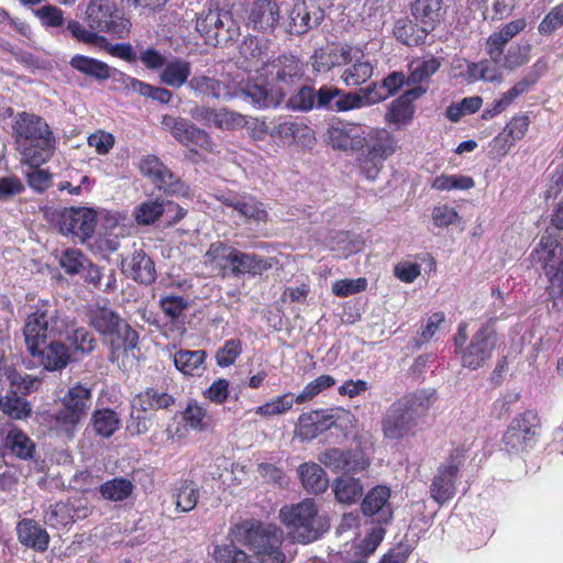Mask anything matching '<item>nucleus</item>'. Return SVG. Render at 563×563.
<instances>
[{"instance_id":"f257e3e1","label":"nucleus","mask_w":563,"mask_h":563,"mask_svg":"<svg viewBox=\"0 0 563 563\" xmlns=\"http://www.w3.org/2000/svg\"><path fill=\"white\" fill-rule=\"evenodd\" d=\"M11 129L22 162L38 167L49 159L55 148V137L43 118L19 112L12 120Z\"/></svg>"},{"instance_id":"f03ea898","label":"nucleus","mask_w":563,"mask_h":563,"mask_svg":"<svg viewBox=\"0 0 563 563\" xmlns=\"http://www.w3.org/2000/svg\"><path fill=\"white\" fill-rule=\"evenodd\" d=\"M230 536L251 552V563H285L283 530L273 523L244 520L230 529Z\"/></svg>"},{"instance_id":"7ed1b4c3","label":"nucleus","mask_w":563,"mask_h":563,"mask_svg":"<svg viewBox=\"0 0 563 563\" xmlns=\"http://www.w3.org/2000/svg\"><path fill=\"white\" fill-rule=\"evenodd\" d=\"M203 263L222 277L240 278L244 275H262L274 266L276 260L243 252L223 241H216L205 253Z\"/></svg>"},{"instance_id":"20e7f679","label":"nucleus","mask_w":563,"mask_h":563,"mask_svg":"<svg viewBox=\"0 0 563 563\" xmlns=\"http://www.w3.org/2000/svg\"><path fill=\"white\" fill-rule=\"evenodd\" d=\"M196 31L209 46H233L241 36V25L230 9V0H206L196 15Z\"/></svg>"},{"instance_id":"39448f33","label":"nucleus","mask_w":563,"mask_h":563,"mask_svg":"<svg viewBox=\"0 0 563 563\" xmlns=\"http://www.w3.org/2000/svg\"><path fill=\"white\" fill-rule=\"evenodd\" d=\"M89 318L91 327L110 346L111 362L119 360L121 354H128L136 349L139 333L111 307L97 306L91 310Z\"/></svg>"},{"instance_id":"423d86ee","label":"nucleus","mask_w":563,"mask_h":563,"mask_svg":"<svg viewBox=\"0 0 563 563\" xmlns=\"http://www.w3.org/2000/svg\"><path fill=\"white\" fill-rule=\"evenodd\" d=\"M467 324H459L453 342L462 367L476 371L484 367L497 346V333L490 323L483 324L466 342Z\"/></svg>"},{"instance_id":"0eeeda50","label":"nucleus","mask_w":563,"mask_h":563,"mask_svg":"<svg viewBox=\"0 0 563 563\" xmlns=\"http://www.w3.org/2000/svg\"><path fill=\"white\" fill-rule=\"evenodd\" d=\"M279 518L289 528L292 538L303 544L318 540L330 527L327 516L319 512L312 498L283 507Z\"/></svg>"},{"instance_id":"6e6552de","label":"nucleus","mask_w":563,"mask_h":563,"mask_svg":"<svg viewBox=\"0 0 563 563\" xmlns=\"http://www.w3.org/2000/svg\"><path fill=\"white\" fill-rule=\"evenodd\" d=\"M67 323L55 305L41 302L35 306L23 327V335L26 349L36 350L46 341L60 335L66 331Z\"/></svg>"},{"instance_id":"1a4fd4ad","label":"nucleus","mask_w":563,"mask_h":563,"mask_svg":"<svg viewBox=\"0 0 563 563\" xmlns=\"http://www.w3.org/2000/svg\"><path fill=\"white\" fill-rule=\"evenodd\" d=\"M548 277L549 296L555 301L563 298V238L543 234L534 250Z\"/></svg>"},{"instance_id":"9d476101","label":"nucleus","mask_w":563,"mask_h":563,"mask_svg":"<svg viewBox=\"0 0 563 563\" xmlns=\"http://www.w3.org/2000/svg\"><path fill=\"white\" fill-rule=\"evenodd\" d=\"M86 21L90 30L104 32L118 38H123L131 27L130 20L122 15L111 0H90L86 9Z\"/></svg>"},{"instance_id":"9b49d317","label":"nucleus","mask_w":563,"mask_h":563,"mask_svg":"<svg viewBox=\"0 0 563 563\" xmlns=\"http://www.w3.org/2000/svg\"><path fill=\"white\" fill-rule=\"evenodd\" d=\"M540 419L533 410H527L516 417L504 434L505 450L510 454H519L532 449L538 441Z\"/></svg>"},{"instance_id":"f8f14e48","label":"nucleus","mask_w":563,"mask_h":563,"mask_svg":"<svg viewBox=\"0 0 563 563\" xmlns=\"http://www.w3.org/2000/svg\"><path fill=\"white\" fill-rule=\"evenodd\" d=\"M464 461L465 451L457 448L451 452L446 462L439 466L430 485V496L433 500L444 504L455 496V481Z\"/></svg>"},{"instance_id":"ddd939ff","label":"nucleus","mask_w":563,"mask_h":563,"mask_svg":"<svg viewBox=\"0 0 563 563\" xmlns=\"http://www.w3.org/2000/svg\"><path fill=\"white\" fill-rule=\"evenodd\" d=\"M217 200L232 209L246 225L260 228L267 222L268 212L262 201L246 194L223 192L216 196Z\"/></svg>"},{"instance_id":"4468645a","label":"nucleus","mask_w":563,"mask_h":563,"mask_svg":"<svg viewBox=\"0 0 563 563\" xmlns=\"http://www.w3.org/2000/svg\"><path fill=\"white\" fill-rule=\"evenodd\" d=\"M320 464L334 473L357 474L369 466V461L361 450L327 449L318 455Z\"/></svg>"},{"instance_id":"2eb2a0df","label":"nucleus","mask_w":563,"mask_h":563,"mask_svg":"<svg viewBox=\"0 0 563 563\" xmlns=\"http://www.w3.org/2000/svg\"><path fill=\"white\" fill-rule=\"evenodd\" d=\"M91 404L90 388L76 384L64 396L63 408L55 416L56 421L63 426H75L87 416Z\"/></svg>"},{"instance_id":"dca6fc26","label":"nucleus","mask_w":563,"mask_h":563,"mask_svg":"<svg viewBox=\"0 0 563 563\" xmlns=\"http://www.w3.org/2000/svg\"><path fill=\"white\" fill-rule=\"evenodd\" d=\"M280 18V9L275 0H253L246 8V26L263 34H274Z\"/></svg>"},{"instance_id":"f3484780","label":"nucleus","mask_w":563,"mask_h":563,"mask_svg":"<svg viewBox=\"0 0 563 563\" xmlns=\"http://www.w3.org/2000/svg\"><path fill=\"white\" fill-rule=\"evenodd\" d=\"M324 19V11L306 1H296L288 12L284 23L285 32L290 35H303L318 27Z\"/></svg>"},{"instance_id":"a211bd4d","label":"nucleus","mask_w":563,"mask_h":563,"mask_svg":"<svg viewBox=\"0 0 563 563\" xmlns=\"http://www.w3.org/2000/svg\"><path fill=\"white\" fill-rule=\"evenodd\" d=\"M97 224L96 212L90 208L65 209L59 217V229L64 234H73L81 241L89 239Z\"/></svg>"},{"instance_id":"6ab92c4d","label":"nucleus","mask_w":563,"mask_h":563,"mask_svg":"<svg viewBox=\"0 0 563 563\" xmlns=\"http://www.w3.org/2000/svg\"><path fill=\"white\" fill-rule=\"evenodd\" d=\"M140 170L144 176L150 177L159 189L172 194L184 192V184L157 156L147 155L142 158Z\"/></svg>"},{"instance_id":"aec40b11","label":"nucleus","mask_w":563,"mask_h":563,"mask_svg":"<svg viewBox=\"0 0 563 563\" xmlns=\"http://www.w3.org/2000/svg\"><path fill=\"white\" fill-rule=\"evenodd\" d=\"M418 424L402 407L394 402L382 420V430L386 439L400 440L413 435Z\"/></svg>"},{"instance_id":"412c9836","label":"nucleus","mask_w":563,"mask_h":563,"mask_svg":"<svg viewBox=\"0 0 563 563\" xmlns=\"http://www.w3.org/2000/svg\"><path fill=\"white\" fill-rule=\"evenodd\" d=\"M267 74L279 86L277 88H290L303 76L302 64L294 55H280L267 63Z\"/></svg>"},{"instance_id":"4be33fe9","label":"nucleus","mask_w":563,"mask_h":563,"mask_svg":"<svg viewBox=\"0 0 563 563\" xmlns=\"http://www.w3.org/2000/svg\"><path fill=\"white\" fill-rule=\"evenodd\" d=\"M29 352L40 365L49 372L65 368L70 361L68 346L55 338L46 341L43 345H37L36 350H29Z\"/></svg>"},{"instance_id":"5701e85b","label":"nucleus","mask_w":563,"mask_h":563,"mask_svg":"<svg viewBox=\"0 0 563 563\" xmlns=\"http://www.w3.org/2000/svg\"><path fill=\"white\" fill-rule=\"evenodd\" d=\"M360 139H364L362 140L361 151L386 159L390 157L397 148L395 136L386 129L361 126Z\"/></svg>"},{"instance_id":"b1692460","label":"nucleus","mask_w":563,"mask_h":563,"mask_svg":"<svg viewBox=\"0 0 563 563\" xmlns=\"http://www.w3.org/2000/svg\"><path fill=\"white\" fill-rule=\"evenodd\" d=\"M176 212L173 217V222L181 220L185 216V210L172 201H164L158 198L147 199L135 207L133 214L135 221L141 225L153 224L164 213Z\"/></svg>"},{"instance_id":"393cba45","label":"nucleus","mask_w":563,"mask_h":563,"mask_svg":"<svg viewBox=\"0 0 563 563\" xmlns=\"http://www.w3.org/2000/svg\"><path fill=\"white\" fill-rule=\"evenodd\" d=\"M313 69L328 73L333 67L347 65L353 62V47L350 45H331L317 49L312 56Z\"/></svg>"},{"instance_id":"a878e982","label":"nucleus","mask_w":563,"mask_h":563,"mask_svg":"<svg viewBox=\"0 0 563 563\" xmlns=\"http://www.w3.org/2000/svg\"><path fill=\"white\" fill-rule=\"evenodd\" d=\"M241 96L258 109L277 107L285 99L283 88H268L264 84L246 82L241 88Z\"/></svg>"},{"instance_id":"bb28decb","label":"nucleus","mask_w":563,"mask_h":563,"mask_svg":"<svg viewBox=\"0 0 563 563\" xmlns=\"http://www.w3.org/2000/svg\"><path fill=\"white\" fill-rule=\"evenodd\" d=\"M426 92L421 86H415L407 89L399 98L394 100L385 114V120L389 124H406L411 121L413 115L412 101L420 98Z\"/></svg>"},{"instance_id":"cd10ccee","label":"nucleus","mask_w":563,"mask_h":563,"mask_svg":"<svg viewBox=\"0 0 563 563\" xmlns=\"http://www.w3.org/2000/svg\"><path fill=\"white\" fill-rule=\"evenodd\" d=\"M390 489L378 485L371 489L362 501V511L366 516H377V521L387 523L391 519L393 511L388 503Z\"/></svg>"},{"instance_id":"c85d7f7f","label":"nucleus","mask_w":563,"mask_h":563,"mask_svg":"<svg viewBox=\"0 0 563 563\" xmlns=\"http://www.w3.org/2000/svg\"><path fill=\"white\" fill-rule=\"evenodd\" d=\"M383 97L377 95L374 87L366 86L354 91L340 89V96L335 102L336 112H347L377 104Z\"/></svg>"},{"instance_id":"c756f323","label":"nucleus","mask_w":563,"mask_h":563,"mask_svg":"<svg viewBox=\"0 0 563 563\" xmlns=\"http://www.w3.org/2000/svg\"><path fill=\"white\" fill-rule=\"evenodd\" d=\"M435 400L437 393L433 388H422L406 394L395 402L402 407L419 423L428 415Z\"/></svg>"},{"instance_id":"7c9ffc66","label":"nucleus","mask_w":563,"mask_h":563,"mask_svg":"<svg viewBox=\"0 0 563 563\" xmlns=\"http://www.w3.org/2000/svg\"><path fill=\"white\" fill-rule=\"evenodd\" d=\"M122 271L135 282L151 285L156 279L155 264L143 251H135L130 260L122 262Z\"/></svg>"},{"instance_id":"2f4dec72","label":"nucleus","mask_w":563,"mask_h":563,"mask_svg":"<svg viewBox=\"0 0 563 563\" xmlns=\"http://www.w3.org/2000/svg\"><path fill=\"white\" fill-rule=\"evenodd\" d=\"M410 12L413 20L430 33L440 24L445 13L442 0H415Z\"/></svg>"},{"instance_id":"473e14b6","label":"nucleus","mask_w":563,"mask_h":563,"mask_svg":"<svg viewBox=\"0 0 563 563\" xmlns=\"http://www.w3.org/2000/svg\"><path fill=\"white\" fill-rule=\"evenodd\" d=\"M501 56L488 55V58L478 63H467L466 79L470 82L478 80L487 82H498L504 80L500 67Z\"/></svg>"},{"instance_id":"72a5a7b5","label":"nucleus","mask_w":563,"mask_h":563,"mask_svg":"<svg viewBox=\"0 0 563 563\" xmlns=\"http://www.w3.org/2000/svg\"><path fill=\"white\" fill-rule=\"evenodd\" d=\"M356 474H344L334 478L332 483V492L338 503L344 505H353L357 503L364 494V486L361 477Z\"/></svg>"},{"instance_id":"f704fd0d","label":"nucleus","mask_w":563,"mask_h":563,"mask_svg":"<svg viewBox=\"0 0 563 563\" xmlns=\"http://www.w3.org/2000/svg\"><path fill=\"white\" fill-rule=\"evenodd\" d=\"M298 476L305 490L309 494H322L329 487V477L318 463H302L297 468Z\"/></svg>"},{"instance_id":"c9c22d12","label":"nucleus","mask_w":563,"mask_h":563,"mask_svg":"<svg viewBox=\"0 0 563 563\" xmlns=\"http://www.w3.org/2000/svg\"><path fill=\"white\" fill-rule=\"evenodd\" d=\"M19 541L35 551L44 552L49 543L47 531L32 519H24L16 527Z\"/></svg>"},{"instance_id":"e433bc0d","label":"nucleus","mask_w":563,"mask_h":563,"mask_svg":"<svg viewBox=\"0 0 563 563\" xmlns=\"http://www.w3.org/2000/svg\"><path fill=\"white\" fill-rule=\"evenodd\" d=\"M360 134L361 126L357 124L332 126L329 130V142L335 150L358 152L362 150L363 140L360 139Z\"/></svg>"},{"instance_id":"4c0bfd02","label":"nucleus","mask_w":563,"mask_h":563,"mask_svg":"<svg viewBox=\"0 0 563 563\" xmlns=\"http://www.w3.org/2000/svg\"><path fill=\"white\" fill-rule=\"evenodd\" d=\"M190 77L191 63L180 57L166 62L159 74L161 82L173 88H180L184 85L188 86Z\"/></svg>"},{"instance_id":"58836bf2","label":"nucleus","mask_w":563,"mask_h":563,"mask_svg":"<svg viewBox=\"0 0 563 563\" xmlns=\"http://www.w3.org/2000/svg\"><path fill=\"white\" fill-rule=\"evenodd\" d=\"M174 404V396L157 388H146L132 399L134 409L146 410L151 413L159 409H169Z\"/></svg>"},{"instance_id":"ea45409f","label":"nucleus","mask_w":563,"mask_h":563,"mask_svg":"<svg viewBox=\"0 0 563 563\" xmlns=\"http://www.w3.org/2000/svg\"><path fill=\"white\" fill-rule=\"evenodd\" d=\"M334 423L332 415H324L321 411L302 413L299 417V434L303 439H314Z\"/></svg>"},{"instance_id":"a19ab883","label":"nucleus","mask_w":563,"mask_h":563,"mask_svg":"<svg viewBox=\"0 0 563 563\" xmlns=\"http://www.w3.org/2000/svg\"><path fill=\"white\" fill-rule=\"evenodd\" d=\"M395 37L407 46H419L426 42L430 32L413 19H398L394 25Z\"/></svg>"},{"instance_id":"79ce46f5","label":"nucleus","mask_w":563,"mask_h":563,"mask_svg":"<svg viewBox=\"0 0 563 563\" xmlns=\"http://www.w3.org/2000/svg\"><path fill=\"white\" fill-rule=\"evenodd\" d=\"M346 68L341 74V80L345 86H361L373 75L374 68L368 60L360 56V52L353 48V62L345 65Z\"/></svg>"},{"instance_id":"37998d69","label":"nucleus","mask_w":563,"mask_h":563,"mask_svg":"<svg viewBox=\"0 0 563 563\" xmlns=\"http://www.w3.org/2000/svg\"><path fill=\"white\" fill-rule=\"evenodd\" d=\"M69 65L80 74L97 81H103L111 77L109 65L92 57L77 54L71 57Z\"/></svg>"},{"instance_id":"c03bdc74","label":"nucleus","mask_w":563,"mask_h":563,"mask_svg":"<svg viewBox=\"0 0 563 563\" xmlns=\"http://www.w3.org/2000/svg\"><path fill=\"white\" fill-rule=\"evenodd\" d=\"M187 88L195 96L220 99L223 84L213 76H209L205 73H196L190 77Z\"/></svg>"},{"instance_id":"a18cd8bd","label":"nucleus","mask_w":563,"mask_h":563,"mask_svg":"<svg viewBox=\"0 0 563 563\" xmlns=\"http://www.w3.org/2000/svg\"><path fill=\"white\" fill-rule=\"evenodd\" d=\"M207 353L203 350H179L174 355V363L177 369L185 375H198L200 376L203 372V363L206 361Z\"/></svg>"},{"instance_id":"49530a36","label":"nucleus","mask_w":563,"mask_h":563,"mask_svg":"<svg viewBox=\"0 0 563 563\" xmlns=\"http://www.w3.org/2000/svg\"><path fill=\"white\" fill-rule=\"evenodd\" d=\"M174 492L178 510L188 512L196 507L199 499V488L195 482L180 479L175 483Z\"/></svg>"},{"instance_id":"de8ad7c7","label":"nucleus","mask_w":563,"mask_h":563,"mask_svg":"<svg viewBox=\"0 0 563 563\" xmlns=\"http://www.w3.org/2000/svg\"><path fill=\"white\" fill-rule=\"evenodd\" d=\"M135 486L124 477H115L100 485L99 492L101 496L110 501H123L129 498Z\"/></svg>"},{"instance_id":"09e8293b","label":"nucleus","mask_w":563,"mask_h":563,"mask_svg":"<svg viewBox=\"0 0 563 563\" xmlns=\"http://www.w3.org/2000/svg\"><path fill=\"white\" fill-rule=\"evenodd\" d=\"M91 424L98 435L110 438L120 428L121 421L113 410L101 409L93 412Z\"/></svg>"},{"instance_id":"8fccbe9b","label":"nucleus","mask_w":563,"mask_h":563,"mask_svg":"<svg viewBox=\"0 0 563 563\" xmlns=\"http://www.w3.org/2000/svg\"><path fill=\"white\" fill-rule=\"evenodd\" d=\"M0 409L4 415L15 420L25 419L31 413V405L29 401L18 396L16 393H11L2 397L0 399Z\"/></svg>"},{"instance_id":"3c124183","label":"nucleus","mask_w":563,"mask_h":563,"mask_svg":"<svg viewBox=\"0 0 563 563\" xmlns=\"http://www.w3.org/2000/svg\"><path fill=\"white\" fill-rule=\"evenodd\" d=\"M5 444L19 459L29 460L33 457L35 445L21 430H11L7 435Z\"/></svg>"},{"instance_id":"603ef678","label":"nucleus","mask_w":563,"mask_h":563,"mask_svg":"<svg viewBox=\"0 0 563 563\" xmlns=\"http://www.w3.org/2000/svg\"><path fill=\"white\" fill-rule=\"evenodd\" d=\"M212 556L216 563H251L250 554L238 548L233 541L214 545Z\"/></svg>"},{"instance_id":"864d4df0","label":"nucleus","mask_w":563,"mask_h":563,"mask_svg":"<svg viewBox=\"0 0 563 563\" xmlns=\"http://www.w3.org/2000/svg\"><path fill=\"white\" fill-rule=\"evenodd\" d=\"M267 43L256 36H246L239 46L240 55L250 63L263 62L267 56Z\"/></svg>"},{"instance_id":"5fc2aeb1","label":"nucleus","mask_w":563,"mask_h":563,"mask_svg":"<svg viewBox=\"0 0 563 563\" xmlns=\"http://www.w3.org/2000/svg\"><path fill=\"white\" fill-rule=\"evenodd\" d=\"M441 63L438 58L431 57L429 59L412 63L410 65V75L407 78V85H416L427 80L438 71Z\"/></svg>"},{"instance_id":"6e6d98bb","label":"nucleus","mask_w":563,"mask_h":563,"mask_svg":"<svg viewBox=\"0 0 563 563\" xmlns=\"http://www.w3.org/2000/svg\"><path fill=\"white\" fill-rule=\"evenodd\" d=\"M316 90L311 86H302L290 96L287 108L294 111L308 112L314 108Z\"/></svg>"},{"instance_id":"4d7b16f0","label":"nucleus","mask_w":563,"mask_h":563,"mask_svg":"<svg viewBox=\"0 0 563 563\" xmlns=\"http://www.w3.org/2000/svg\"><path fill=\"white\" fill-rule=\"evenodd\" d=\"M530 44L511 46L504 55L501 66L505 69L515 70L530 60Z\"/></svg>"},{"instance_id":"13d9d810","label":"nucleus","mask_w":563,"mask_h":563,"mask_svg":"<svg viewBox=\"0 0 563 563\" xmlns=\"http://www.w3.org/2000/svg\"><path fill=\"white\" fill-rule=\"evenodd\" d=\"M386 158L380 156H374L372 154L362 152V154L357 158L358 168L361 174L368 180H375L382 168Z\"/></svg>"},{"instance_id":"bf43d9fd","label":"nucleus","mask_w":563,"mask_h":563,"mask_svg":"<svg viewBox=\"0 0 563 563\" xmlns=\"http://www.w3.org/2000/svg\"><path fill=\"white\" fill-rule=\"evenodd\" d=\"M407 84L405 79V75L399 71H394L389 74L386 78H384L379 84L373 82L368 85L369 87H374L377 91V95L383 97V101L387 99L389 96L397 92V90L402 87L404 84Z\"/></svg>"},{"instance_id":"052dcab7","label":"nucleus","mask_w":563,"mask_h":563,"mask_svg":"<svg viewBox=\"0 0 563 563\" xmlns=\"http://www.w3.org/2000/svg\"><path fill=\"white\" fill-rule=\"evenodd\" d=\"M207 411L205 408L199 406L196 401L188 402L187 407L183 411V419L194 430L202 431L207 428L206 421Z\"/></svg>"},{"instance_id":"680f3d73","label":"nucleus","mask_w":563,"mask_h":563,"mask_svg":"<svg viewBox=\"0 0 563 563\" xmlns=\"http://www.w3.org/2000/svg\"><path fill=\"white\" fill-rule=\"evenodd\" d=\"M87 261L80 251L68 249L62 254L59 265L67 274L75 275L81 273Z\"/></svg>"},{"instance_id":"e2e57ef3","label":"nucleus","mask_w":563,"mask_h":563,"mask_svg":"<svg viewBox=\"0 0 563 563\" xmlns=\"http://www.w3.org/2000/svg\"><path fill=\"white\" fill-rule=\"evenodd\" d=\"M339 96L338 87L324 85L316 90L314 108L336 112L335 102Z\"/></svg>"},{"instance_id":"0e129e2a","label":"nucleus","mask_w":563,"mask_h":563,"mask_svg":"<svg viewBox=\"0 0 563 563\" xmlns=\"http://www.w3.org/2000/svg\"><path fill=\"white\" fill-rule=\"evenodd\" d=\"M295 402L294 394H285L283 396L277 397L276 399L260 406L256 410L257 413L262 416H275L284 413L289 410Z\"/></svg>"},{"instance_id":"69168bd1","label":"nucleus","mask_w":563,"mask_h":563,"mask_svg":"<svg viewBox=\"0 0 563 563\" xmlns=\"http://www.w3.org/2000/svg\"><path fill=\"white\" fill-rule=\"evenodd\" d=\"M76 352L88 354L93 351L96 340L93 335L85 328L75 329L71 334L67 336Z\"/></svg>"},{"instance_id":"338daca9","label":"nucleus","mask_w":563,"mask_h":563,"mask_svg":"<svg viewBox=\"0 0 563 563\" xmlns=\"http://www.w3.org/2000/svg\"><path fill=\"white\" fill-rule=\"evenodd\" d=\"M25 190L22 180L14 175L0 177V202L11 201Z\"/></svg>"},{"instance_id":"774afa93","label":"nucleus","mask_w":563,"mask_h":563,"mask_svg":"<svg viewBox=\"0 0 563 563\" xmlns=\"http://www.w3.org/2000/svg\"><path fill=\"white\" fill-rule=\"evenodd\" d=\"M563 26V3L554 7L540 22L538 31L542 35H550Z\"/></svg>"}]
</instances>
